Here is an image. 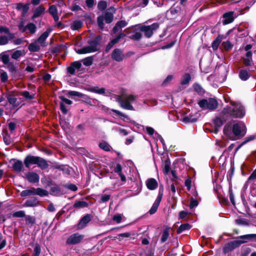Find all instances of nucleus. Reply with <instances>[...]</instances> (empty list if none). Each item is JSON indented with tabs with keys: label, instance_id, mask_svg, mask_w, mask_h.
<instances>
[{
	"label": "nucleus",
	"instance_id": "nucleus-1",
	"mask_svg": "<svg viewBox=\"0 0 256 256\" xmlns=\"http://www.w3.org/2000/svg\"><path fill=\"white\" fill-rule=\"evenodd\" d=\"M224 134L230 140H235L244 136L246 134V126L242 122L234 124L231 126L227 124L223 130Z\"/></svg>",
	"mask_w": 256,
	"mask_h": 256
},
{
	"label": "nucleus",
	"instance_id": "nucleus-2",
	"mask_svg": "<svg viewBox=\"0 0 256 256\" xmlns=\"http://www.w3.org/2000/svg\"><path fill=\"white\" fill-rule=\"evenodd\" d=\"M223 112L236 118H242L245 115L244 106L240 103L234 102H231V106L225 108Z\"/></svg>",
	"mask_w": 256,
	"mask_h": 256
},
{
	"label": "nucleus",
	"instance_id": "nucleus-3",
	"mask_svg": "<svg viewBox=\"0 0 256 256\" xmlns=\"http://www.w3.org/2000/svg\"><path fill=\"white\" fill-rule=\"evenodd\" d=\"M115 98L116 101L118 102L122 108L134 110V108L130 104L136 100L138 96L134 94L126 95L123 98L121 96H116Z\"/></svg>",
	"mask_w": 256,
	"mask_h": 256
},
{
	"label": "nucleus",
	"instance_id": "nucleus-4",
	"mask_svg": "<svg viewBox=\"0 0 256 256\" xmlns=\"http://www.w3.org/2000/svg\"><path fill=\"white\" fill-rule=\"evenodd\" d=\"M101 39L100 36H97L96 38L88 41V45L78 50L76 52L78 54H84L96 52L100 50V41Z\"/></svg>",
	"mask_w": 256,
	"mask_h": 256
},
{
	"label": "nucleus",
	"instance_id": "nucleus-5",
	"mask_svg": "<svg viewBox=\"0 0 256 256\" xmlns=\"http://www.w3.org/2000/svg\"><path fill=\"white\" fill-rule=\"evenodd\" d=\"M198 104L204 110H214L218 106L217 100L213 98L202 100Z\"/></svg>",
	"mask_w": 256,
	"mask_h": 256
},
{
	"label": "nucleus",
	"instance_id": "nucleus-6",
	"mask_svg": "<svg viewBox=\"0 0 256 256\" xmlns=\"http://www.w3.org/2000/svg\"><path fill=\"white\" fill-rule=\"evenodd\" d=\"M158 28L159 24L155 22L150 26H142L140 28V30L144 33L146 37L150 38L152 36L154 32Z\"/></svg>",
	"mask_w": 256,
	"mask_h": 256
},
{
	"label": "nucleus",
	"instance_id": "nucleus-7",
	"mask_svg": "<svg viewBox=\"0 0 256 256\" xmlns=\"http://www.w3.org/2000/svg\"><path fill=\"white\" fill-rule=\"evenodd\" d=\"M84 236L78 232L73 234L69 236L66 240L68 245H75L80 243L84 240Z\"/></svg>",
	"mask_w": 256,
	"mask_h": 256
},
{
	"label": "nucleus",
	"instance_id": "nucleus-8",
	"mask_svg": "<svg viewBox=\"0 0 256 256\" xmlns=\"http://www.w3.org/2000/svg\"><path fill=\"white\" fill-rule=\"evenodd\" d=\"M162 195H163L162 190L161 191L160 190L154 202V203L152 207L151 208L150 210L148 212L150 214H152L156 212L158 208V207L160 205V201L162 200Z\"/></svg>",
	"mask_w": 256,
	"mask_h": 256
},
{
	"label": "nucleus",
	"instance_id": "nucleus-9",
	"mask_svg": "<svg viewBox=\"0 0 256 256\" xmlns=\"http://www.w3.org/2000/svg\"><path fill=\"white\" fill-rule=\"evenodd\" d=\"M124 54L122 50L120 48H116L112 54V58L116 61L121 62L123 60Z\"/></svg>",
	"mask_w": 256,
	"mask_h": 256
},
{
	"label": "nucleus",
	"instance_id": "nucleus-10",
	"mask_svg": "<svg viewBox=\"0 0 256 256\" xmlns=\"http://www.w3.org/2000/svg\"><path fill=\"white\" fill-rule=\"evenodd\" d=\"M234 12H229L224 14L222 16L224 18V20L222 21L223 24H228L232 22L234 19Z\"/></svg>",
	"mask_w": 256,
	"mask_h": 256
},
{
	"label": "nucleus",
	"instance_id": "nucleus-11",
	"mask_svg": "<svg viewBox=\"0 0 256 256\" xmlns=\"http://www.w3.org/2000/svg\"><path fill=\"white\" fill-rule=\"evenodd\" d=\"M38 160V156H28L24 160V164L26 168H29L31 164H36L37 160Z\"/></svg>",
	"mask_w": 256,
	"mask_h": 256
},
{
	"label": "nucleus",
	"instance_id": "nucleus-12",
	"mask_svg": "<svg viewBox=\"0 0 256 256\" xmlns=\"http://www.w3.org/2000/svg\"><path fill=\"white\" fill-rule=\"evenodd\" d=\"M27 180L32 183L38 182L40 180L39 176L34 172H28L26 175Z\"/></svg>",
	"mask_w": 256,
	"mask_h": 256
},
{
	"label": "nucleus",
	"instance_id": "nucleus-13",
	"mask_svg": "<svg viewBox=\"0 0 256 256\" xmlns=\"http://www.w3.org/2000/svg\"><path fill=\"white\" fill-rule=\"evenodd\" d=\"M91 218L90 214H86L82 218L80 222L78 224V229H82L85 228L87 224L90 221Z\"/></svg>",
	"mask_w": 256,
	"mask_h": 256
},
{
	"label": "nucleus",
	"instance_id": "nucleus-14",
	"mask_svg": "<svg viewBox=\"0 0 256 256\" xmlns=\"http://www.w3.org/2000/svg\"><path fill=\"white\" fill-rule=\"evenodd\" d=\"M29 4H23L22 2H19L16 4V8L18 10H20L22 12V16L24 17L29 10Z\"/></svg>",
	"mask_w": 256,
	"mask_h": 256
},
{
	"label": "nucleus",
	"instance_id": "nucleus-15",
	"mask_svg": "<svg viewBox=\"0 0 256 256\" xmlns=\"http://www.w3.org/2000/svg\"><path fill=\"white\" fill-rule=\"evenodd\" d=\"M82 64L80 62H74L67 68L68 72L70 74H74L75 73L76 70H79Z\"/></svg>",
	"mask_w": 256,
	"mask_h": 256
},
{
	"label": "nucleus",
	"instance_id": "nucleus-16",
	"mask_svg": "<svg viewBox=\"0 0 256 256\" xmlns=\"http://www.w3.org/2000/svg\"><path fill=\"white\" fill-rule=\"evenodd\" d=\"M146 185L148 189L154 190L157 188L158 183L154 178H150L146 181Z\"/></svg>",
	"mask_w": 256,
	"mask_h": 256
},
{
	"label": "nucleus",
	"instance_id": "nucleus-17",
	"mask_svg": "<svg viewBox=\"0 0 256 256\" xmlns=\"http://www.w3.org/2000/svg\"><path fill=\"white\" fill-rule=\"evenodd\" d=\"M50 32V30H48L44 32L37 40L36 42L40 44L42 46H44V42L48 36Z\"/></svg>",
	"mask_w": 256,
	"mask_h": 256
},
{
	"label": "nucleus",
	"instance_id": "nucleus-18",
	"mask_svg": "<svg viewBox=\"0 0 256 256\" xmlns=\"http://www.w3.org/2000/svg\"><path fill=\"white\" fill-rule=\"evenodd\" d=\"M45 10V8L42 6H39L36 8L34 11V14L32 17V19H34L40 16L44 12Z\"/></svg>",
	"mask_w": 256,
	"mask_h": 256
},
{
	"label": "nucleus",
	"instance_id": "nucleus-19",
	"mask_svg": "<svg viewBox=\"0 0 256 256\" xmlns=\"http://www.w3.org/2000/svg\"><path fill=\"white\" fill-rule=\"evenodd\" d=\"M0 33H4L8 36L10 40H14L15 38V35L14 34L12 33L9 28L6 26H0Z\"/></svg>",
	"mask_w": 256,
	"mask_h": 256
},
{
	"label": "nucleus",
	"instance_id": "nucleus-20",
	"mask_svg": "<svg viewBox=\"0 0 256 256\" xmlns=\"http://www.w3.org/2000/svg\"><path fill=\"white\" fill-rule=\"evenodd\" d=\"M36 164H37L38 166L42 170L46 169L48 167V162L43 158L39 156Z\"/></svg>",
	"mask_w": 256,
	"mask_h": 256
},
{
	"label": "nucleus",
	"instance_id": "nucleus-21",
	"mask_svg": "<svg viewBox=\"0 0 256 256\" xmlns=\"http://www.w3.org/2000/svg\"><path fill=\"white\" fill-rule=\"evenodd\" d=\"M36 25L32 22H30L25 26L26 32L28 30L31 34H34L36 31Z\"/></svg>",
	"mask_w": 256,
	"mask_h": 256
},
{
	"label": "nucleus",
	"instance_id": "nucleus-22",
	"mask_svg": "<svg viewBox=\"0 0 256 256\" xmlns=\"http://www.w3.org/2000/svg\"><path fill=\"white\" fill-rule=\"evenodd\" d=\"M236 246V243L234 242H229L225 245L224 248V253L228 252L234 249Z\"/></svg>",
	"mask_w": 256,
	"mask_h": 256
},
{
	"label": "nucleus",
	"instance_id": "nucleus-23",
	"mask_svg": "<svg viewBox=\"0 0 256 256\" xmlns=\"http://www.w3.org/2000/svg\"><path fill=\"white\" fill-rule=\"evenodd\" d=\"M34 194H37L40 196H47L48 194V192L42 188H34Z\"/></svg>",
	"mask_w": 256,
	"mask_h": 256
},
{
	"label": "nucleus",
	"instance_id": "nucleus-24",
	"mask_svg": "<svg viewBox=\"0 0 256 256\" xmlns=\"http://www.w3.org/2000/svg\"><path fill=\"white\" fill-rule=\"evenodd\" d=\"M88 91L100 94H105V89L104 88H98V87L90 88L86 89Z\"/></svg>",
	"mask_w": 256,
	"mask_h": 256
},
{
	"label": "nucleus",
	"instance_id": "nucleus-25",
	"mask_svg": "<svg viewBox=\"0 0 256 256\" xmlns=\"http://www.w3.org/2000/svg\"><path fill=\"white\" fill-rule=\"evenodd\" d=\"M250 76V74L248 72L244 70H241L239 74V76L242 80H247L249 78Z\"/></svg>",
	"mask_w": 256,
	"mask_h": 256
},
{
	"label": "nucleus",
	"instance_id": "nucleus-26",
	"mask_svg": "<svg viewBox=\"0 0 256 256\" xmlns=\"http://www.w3.org/2000/svg\"><path fill=\"white\" fill-rule=\"evenodd\" d=\"M12 168L15 171L20 172L23 168V164L22 162L20 160L16 161L13 164Z\"/></svg>",
	"mask_w": 256,
	"mask_h": 256
},
{
	"label": "nucleus",
	"instance_id": "nucleus-27",
	"mask_svg": "<svg viewBox=\"0 0 256 256\" xmlns=\"http://www.w3.org/2000/svg\"><path fill=\"white\" fill-rule=\"evenodd\" d=\"M82 26V22L79 20L74 21L70 25V28L74 30H78Z\"/></svg>",
	"mask_w": 256,
	"mask_h": 256
},
{
	"label": "nucleus",
	"instance_id": "nucleus-28",
	"mask_svg": "<svg viewBox=\"0 0 256 256\" xmlns=\"http://www.w3.org/2000/svg\"><path fill=\"white\" fill-rule=\"evenodd\" d=\"M190 79V74H185L182 77L180 84L182 85L187 84L189 83Z\"/></svg>",
	"mask_w": 256,
	"mask_h": 256
},
{
	"label": "nucleus",
	"instance_id": "nucleus-29",
	"mask_svg": "<svg viewBox=\"0 0 256 256\" xmlns=\"http://www.w3.org/2000/svg\"><path fill=\"white\" fill-rule=\"evenodd\" d=\"M222 40V36H218L212 43V48L214 50H216L218 49L220 43L221 42Z\"/></svg>",
	"mask_w": 256,
	"mask_h": 256
},
{
	"label": "nucleus",
	"instance_id": "nucleus-30",
	"mask_svg": "<svg viewBox=\"0 0 256 256\" xmlns=\"http://www.w3.org/2000/svg\"><path fill=\"white\" fill-rule=\"evenodd\" d=\"M88 206V204L84 201L76 202L73 205V207L76 208H86Z\"/></svg>",
	"mask_w": 256,
	"mask_h": 256
},
{
	"label": "nucleus",
	"instance_id": "nucleus-31",
	"mask_svg": "<svg viewBox=\"0 0 256 256\" xmlns=\"http://www.w3.org/2000/svg\"><path fill=\"white\" fill-rule=\"evenodd\" d=\"M38 202L36 198H34L30 200H28L25 203V205L26 206H37Z\"/></svg>",
	"mask_w": 256,
	"mask_h": 256
},
{
	"label": "nucleus",
	"instance_id": "nucleus-32",
	"mask_svg": "<svg viewBox=\"0 0 256 256\" xmlns=\"http://www.w3.org/2000/svg\"><path fill=\"white\" fill-rule=\"evenodd\" d=\"M190 226L188 224H182L177 230V233L180 234L185 230H189L190 228Z\"/></svg>",
	"mask_w": 256,
	"mask_h": 256
},
{
	"label": "nucleus",
	"instance_id": "nucleus-33",
	"mask_svg": "<svg viewBox=\"0 0 256 256\" xmlns=\"http://www.w3.org/2000/svg\"><path fill=\"white\" fill-rule=\"evenodd\" d=\"M99 146L100 148L105 151L108 152L110 150V146L106 142H102L100 143Z\"/></svg>",
	"mask_w": 256,
	"mask_h": 256
},
{
	"label": "nucleus",
	"instance_id": "nucleus-34",
	"mask_svg": "<svg viewBox=\"0 0 256 256\" xmlns=\"http://www.w3.org/2000/svg\"><path fill=\"white\" fill-rule=\"evenodd\" d=\"M142 34L140 32H134L130 36V38L132 40H138L142 38Z\"/></svg>",
	"mask_w": 256,
	"mask_h": 256
},
{
	"label": "nucleus",
	"instance_id": "nucleus-35",
	"mask_svg": "<svg viewBox=\"0 0 256 256\" xmlns=\"http://www.w3.org/2000/svg\"><path fill=\"white\" fill-rule=\"evenodd\" d=\"M169 236V232L168 229H166L164 230L162 234L160 241L162 243L165 242Z\"/></svg>",
	"mask_w": 256,
	"mask_h": 256
},
{
	"label": "nucleus",
	"instance_id": "nucleus-36",
	"mask_svg": "<svg viewBox=\"0 0 256 256\" xmlns=\"http://www.w3.org/2000/svg\"><path fill=\"white\" fill-rule=\"evenodd\" d=\"M0 58L1 59L2 61L3 62V63L4 64H7L8 63H10L9 62L10 58H9V56L8 54H6L4 53H2L0 54Z\"/></svg>",
	"mask_w": 256,
	"mask_h": 256
},
{
	"label": "nucleus",
	"instance_id": "nucleus-37",
	"mask_svg": "<svg viewBox=\"0 0 256 256\" xmlns=\"http://www.w3.org/2000/svg\"><path fill=\"white\" fill-rule=\"evenodd\" d=\"M34 188H32L30 190H22L20 193V195L22 196H28L34 194Z\"/></svg>",
	"mask_w": 256,
	"mask_h": 256
},
{
	"label": "nucleus",
	"instance_id": "nucleus-38",
	"mask_svg": "<svg viewBox=\"0 0 256 256\" xmlns=\"http://www.w3.org/2000/svg\"><path fill=\"white\" fill-rule=\"evenodd\" d=\"M23 54V52L20 50H15L12 54V58L14 60H17Z\"/></svg>",
	"mask_w": 256,
	"mask_h": 256
},
{
	"label": "nucleus",
	"instance_id": "nucleus-39",
	"mask_svg": "<svg viewBox=\"0 0 256 256\" xmlns=\"http://www.w3.org/2000/svg\"><path fill=\"white\" fill-rule=\"evenodd\" d=\"M9 39L8 36H0V46L6 45L8 43Z\"/></svg>",
	"mask_w": 256,
	"mask_h": 256
},
{
	"label": "nucleus",
	"instance_id": "nucleus-40",
	"mask_svg": "<svg viewBox=\"0 0 256 256\" xmlns=\"http://www.w3.org/2000/svg\"><path fill=\"white\" fill-rule=\"evenodd\" d=\"M104 18L106 23H110L113 20V15L110 13L106 12Z\"/></svg>",
	"mask_w": 256,
	"mask_h": 256
},
{
	"label": "nucleus",
	"instance_id": "nucleus-41",
	"mask_svg": "<svg viewBox=\"0 0 256 256\" xmlns=\"http://www.w3.org/2000/svg\"><path fill=\"white\" fill-rule=\"evenodd\" d=\"M197 118H194L192 116H184L183 118V122H196Z\"/></svg>",
	"mask_w": 256,
	"mask_h": 256
},
{
	"label": "nucleus",
	"instance_id": "nucleus-42",
	"mask_svg": "<svg viewBox=\"0 0 256 256\" xmlns=\"http://www.w3.org/2000/svg\"><path fill=\"white\" fill-rule=\"evenodd\" d=\"M8 64V70L13 74H15L16 72V68L13 62H10Z\"/></svg>",
	"mask_w": 256,
	"mask_h": 256
},
{
	"label": "nucleus",
	"instance_id": "nucleus-43",
	"mask_svg": "<svg viewBox=\"0 0 256 256\" xmlns=\"http://www.w3.org/2000/svg\"><path fill=\"white\" fill-rule=\"evenodd\" d=\"M236 223L242 226H248L249 224V222L248 220L242 218L236 220Z\"/></svg>",
	"mask_w": 256,
	"mask_h": 256
},
{
	"label": "nucleus",
	"instance_id": "nucleus-44",
	"mask_svg": "<svg viewBox=\"0 0 256 256\" xmlns=\"http://www.w3.org/2000/svg\"><path fill=\"white\" fill-rule=\"evenodd\" d=\"M28 50L30 52H38L40 50V46L34 44H30L28 46Z\"/></svg>",
	"mask_w": 256,
	"mask_h": 256
},
{
	"label": "nucleus",
	"instance_id": "nucleus-45",
	"mask_svg": "<svg viewBox=\"0 0 256 256\" xmlns=\"http://www.w3.org/2000/svg\"><path fill=\"white\" fill-rule=\"evenodd\" d=\"M242 239H246L248 240H251L252 239L256 238V234H249L243 235L240 236Z\"/></svg>",
	"mask_w": 256,
	"mask_h": 256
},
{
	"label": "nucleus",
	"instance_id": "nucleus-46",
	"mask_svg": "<svg viewBox=\"0 0 256 256\" xmlns=\"http://www.w3.org/2000/svg\"><path fill=\"white\" fill-rule=\"evenodd\" d=\"M40 246L38 244H36L34 248L33 256H39L40 254Z\"/></svg>",
	"mask_w": 256,
	"mask_h": 256
},
{
	"label": "nucleus",
	"instance_id": "nucleus-47",
	"mask_svg": "<svg viewBox=\"0 0 256 256\" xmlns=\"http://www.w3.org/2000/svg\"><path fill=\"white\" fill-rule=\"evenodd\" d=\"M107 6V4L104 1H100L98 3V8L99 10H103L106 8Z\"/></svg>",
	"mask_w": 256,
	"mask_h": 256
},
{
	"label": "nucleus",
	"instance_id": "nucleus-48",
	"mask_svg": "<svg viewBox=\"0 0 256 256\" xmlns=\"http://www.w3.org/2000/svg\"><path fill=\"white\" fill-rule=\"evenodd\" d=\"M48 12L50 14L54 15L58 14V10L55 5L50 6L48 9Z\"/></svg>",
	"mask_w": 256,
	"mask_h": 256
},
{
	"label": "nucleus",
	"instance_id": "nucleus-49",
	"mask_svg": "<svg viewBox=\"0 0 256 256\" xmlns=\"http://www.w3.org/2000/svg\"><path fill=\"white\" fill-rule=\"evenodd\" d=\"M222 46L226 50H230L232 48V45L230 44V42L229 41L224 42L222 43Z\"/></svg>",
	"mask_w": 256,
	"mask_h": 256
},
{
	"label": "nucleus",
	"instance_id": "nucleus-50",
	"mask_svg": "<svg viewBox=\"0 0 256 256\" xmlns=\"http://www.w3.org/2000/svg\"><path fill=\"white\" fill-rule=\"evenodd\" d=\"M170 170V162L168 160L166 161L164 168V172L166 174H168Z\"/></svg>",
	"mask_w": 256,
	"mask_h": 256
},
{
	"label": "nucleus",
	"instance_id": "nucleus-51",
	"mask_svg": "<svg viewBox=\"0 0 256 256\" xmlns=\"http://www.w3.org/2000/svg\"><path fill=\"white\" fill-rule=\"evenodd\" d=\"M6 240L4 238L2 235L0 234V250L6 246Z\"/></svg>",
	"mask_w": 256,
	"mask_h": 256
},
{
	"label": "nucleus",
	"instance_id": "nucleus-52",
	"mask_svg": "<svg viewBox=\"0 0 256 256\" xmlns=\"http://www.w3.org/2000/svg\"><path fill=\"white\" fill-rule=\"evenodd\" d=\"M125 36H126L125 34H124L123 33H120L115 38H114L112 40L111 42L114 44H116L118 43L119 42L121 38L124 37Z\"/></svg>",
	"mask_w": 256,
	"mask_h": 256
},
{
	"label": "nucleus",
	"instance_id": "nucleus-53",
	"mask_svg": "<svg viewBox=\"0 0 256 256\" xmlns=\"http://www.w3.org/2000/svg\"><path fill=\"white\" fill-rule=\"evenodd\" d=\"M125 36H126L125 34H124L123 33H120L115 38H114L112 40L111 42L114 44H116L118 43L119 42L121 38L124 37Z\"/></svg>",
	"mask_w": 256,
	"mask_h": 256
},
{
	"label": "nucleus",
	"instance_id": "nucleus-54",
	"mask_svg": "<svg viewBox=\"0 0 256 256\" xmlns=\"http://www.w3.org/2000/svg\"><path fill=\"white\" fill-rule=\"evenodd\" d=\"M92 64V60L90 57L86 58L83 60V64L85 66H90Z\"/></svg>",
	"mask_w": 256,
	"mask_h": 256
},
{
	"label": "nucleus",
	"instance_id": "nucleus-55",
	"mask_svg": "<svg viewBox=\"0 0 256 256\" xmlns=\"http://www.w3.org/2000/svg\"><path fill=\"white\" fill-rule=\"evenodd\" d=\"M104 20L103 16H98L97 18L98 24L100 29H102L104 28Z\"/></svg>",
	"mask_w": 256,
	"mask_h": 256
},
{
	"label": "nucleus",
	"instance_id": "nucleus-56",
	"mask_svg": "<svg viewBox=\"0 0 256 256\" xmlns=\"http://www.w3.org/2000/svg\"><path fill=\"white\" fill-rule=\"evenodd\" d=\"M0 79L2 82H6L8 79V76L6 72H2L0 75Z\"/></svg>",
	"mask_w": 256,
	"mask_h": 256
},
{
	"label": "nucleus",
	"instance_id": "nucleus-57",
	"mask_svg": "<svg viewBox=\"0 0 256 256\" xmlns=\"http://www.w3.org/2000/svg\"><path fill=\"white\" fill-rule=\"evenodd\" d=\"M194 90L196 92L198 93H202L204 92V90L199 84H196L194 86Z\"/></svg>",
	"mask_w": 256,
	"mask_h": 256
},
{
	"label": "nucleus",
	"instance_id": "nucleus-58",
	"mask_svg": "<svg viewBox=\"0 0 256 256\" xmlns=\"http://www.w3.org/2000/svg\"><path fill=\"white\" fill-rule=\"evenodd\" d=\"M255 138V136H250L245 138V140L241 144L240 146V147L242 146L245 144L247 142L252 141L254 140Z\"/></svg>",
	"mask_w": 256,
	"mask_h": 256
},
{
	"label": "nucleus",
	"instance_id": "nucleus-59",
	"mask_svg": "<svg viewBox=\"0 0 256 256\" xmlns=\"http://www.w3.org/2000/svg\"><path fill=\"white\" fill-rule=\"evenodd\" d=\"M24 42L23 38H18L15 40H14L12 42L14 44V45H20L22 44Z\"/></svg>",
	"mask_w": 256,
	"mask_h": 256
},
{
	"label": "nucleus",
	"instance_id": "nucleus-60",
	"mask_svg": "<svg viewBox=\"0 0 256 256\" xmlns=\"http://www.w3.org/2000/svg\"><path fill=\"white\" fill-rule=\"evenodd\" d=\"M14 217L23 218L25 216L24 212L22 210H20L14 212L13 214Z\"/></svg>",
	"mask_w": 256,
	"mask_h": 256
},
{
	"label": "nucleus",
	"instance_id": "nucleus-61",
	"mask_svg": "<svg viewBox=\"0 0 256 256\" xmlns=\"http://www.w3.org/2000/svg\"><path fill=\"white\" fill-rule=\"evenodd\" d=\"M26 223L30 224L31 225L35 223V218L30 216H27L26 218Z\"/></svg>",
	"mask_w": 256,
	"mask_h": 256
},
{
	"label": "nucleus",
	"instance_id": "nucleus-62",
	"mask_svg": "<svg viewBox=\"0 0 256 256\" xmlns=\"http://www.w3.org/2000/svg\"><path fill=\"white\" fill-rule=\"evenodd\" d=\"M198 201L195 199L192 198L190 200V208H194L198 206Z\"/></svg>",
	"mask_w": 256,
	"mask_h": 256
},
{
	"label": "nucleus",
	"instance_id": "nucleus-63",
	"mask_svg": "<svg viewBox=\"0 0 256 256\" xmlns=\"http://www.w3.org/2000/svg\"><path fill=\"white\" fill-rule=\"evenodd\" d=\"M69 95L72 96H78L81 98L82 96V93L76 92V91H69L68 92Z\"/></svg>",
	"mask_w": 256,
	"mask_h": 256
},
{
	"label": "nucleus",
	"instance_id": "nucleus-64",
	"mask_svg": "<svg viewBox=\"0 0 256 256\" xmlns=\"http://www.w3.org/2000/svg\"><path fill=\"white\" fill-rule=\"evenodd\" d=\"M110 198V194H104L102 195L100 198V202H105L109 200Z\"/></svg>",
	"mask_w": 256,
	"mask_h": 256
}]
</instances>
